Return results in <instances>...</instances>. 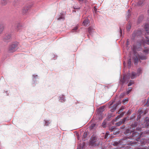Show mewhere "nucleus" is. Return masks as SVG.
Returning <instances> with one entry per match:
<instances>
[{"label": "nucleus", "mask_w": 149, "mask_h": 149, "mask_svg": "<svg viewBox=\"0 0 149 149\" xmlns=\"http://www.w3.org/2000/svg\"><path fill=\"white\" fill-rule=\"evenodd\" d=\"M100 142V140L98 137L96 135L93 134L90 139L89 145L92 147H95L99 146Z\"/></svg>", "instance_id": "f257e3e1"}, {"label": "nucleus", "mask_w": 149, "mask_h": 149, "mask_svg": "<svg viewBox=\"0 0 149 149\" xmlns=\"http://www.w3.org/2000/svg\"><path fill=\"white\" fill-rule=\"evenodd\" d=\"M127 136V137H124L121 139L120 140V142L121 144L123 145H132L133 144H137V142H134L129 140V139Z\"/></svg>", "instance_id": "f03ea898"}, {"label": "nucleus", "mask_w": 149, "mask_h": 149, "mask_svg": "<svg viewBox=\"0 0 149 149\" xmlns=\"http://www.w3.org/2000/svg\"><path fill=\"white\" fill-rule=\"evenodd\" d=\"M142 134L138 132H133L132 135L127 137L129 139H132L137 141H139V140L140 139Z\"/></svg>", "instance_id": "7ed1b4c3"}, {"label": "nucleus", "mask_w": 149, "mask_h": 149, "mask_svg": "<svg viewBox=\"0 0 149 149\" xmlns=\"http://www.w3.org/2000/svg\"><path fill=\"white\" fill-rule=\"evenodd\" d=\"M18 43L14 42L10 45L9 47L8 51L10 52H13L15 51L17 49Z\"/></svg>", "instance_id": "20e7f679"}, {"label": "nucleus", "mask_w": 149, "mask_h": 149, "mask_svg": "<svg viewBox=\"0 0 149 149\" xmlns=\"http://www.w3.org/2000/svg\"><path fill=\"white\" fill-rule=\"evenodd\" d=\"M128 79L126 77L124 76L122 79H121L119 81V83L121 85L122 87H123L125 84H126L128 83Z\"/></svg>", "instance_id": "39448f33"}, {"label": "nucleus", "mask_w": 149, "mask_h": 149, "mask_svg": "<svg viewBox=\"0 0 149 149\" xmlns=\"http://www.w3.org/2000/svg\"><path fill=\"white\" fill-rule=\"evenodd\" d=\"M146 40L145 39L143 40H142V42L143 44H147L149 45V37L146 36L145 37Z\"/></svg>", "instance_id": "423d86ee"}, {"label": "nucleus", "mask_w": 149, "mask_h": 149, "mask_svg": "<svg viewBox=\"0 0 149 149\" xmlns=\"http://www.w3.org/2000/svg\"><path fill=\"white\" fill-rule=\"evenodd\" d=\"M144 1L145 0H139L136 5L138 6H142L143 5Z\"/></svg>", "instance_id": "0eeeda50"}, {"label": "nucleus", "mask_w": 149, "mask_h": 149, "mask_svg": "<svg viewBox=\"0 0 149 149\" xmlns=\"http://www.w3.org/2000/svg\"><path fill=\"white\" fill-rule=\"evenodd\" d=\"M90 23V21L88 18H86L84 19L82 23V25L84 26H86Z\"/></svg>", "instance_id": "6e6552de"}, {"label": "nucleus", "mask_w": 149, "mask_h": 149, "mask_svg": "<svg viewBox=\"0 0 149 149\" xmlns=\"http://www.w3.org/2000/svg\"><path fill=\"white\" fill-rule=\"evenodd\" d=\"M144 28L147 34V35H149V24H146L144 25Z\"/></svg>", "instance_id": "1a4fd4ad"}, {"label": "nucleus", "mask_w": 149, "mask_h": 149, "mask_svg": "<svg viewBox=\"0 0 149 149\" xmlns=\"http://www.w3.org/2000/svg\"><path fill=\"white\" fill-rule=\"evenodd\" d=\"M132 133V131H130L129 129H128L126 130L124 132V134H125L127 136H129L131 135L130 134Z\"/></svg>", "instance_id": "9d476101"}, {"label": "nucleus", "mask_w": 149, "mask_h": 149, "mask_svg": "<svg viewBox=\"0 0 149 149\" xmlns=\"http://www.w3.org/2000/svg\"><path fill=\"white\" fill-rule=\"evenodd\" d=\"M121 104V102H118V103L114 104L113 105L112 108L111 109V110H110L111 111V112H113V111H114L116 109L118 105L119 104Z\"/></svg>", "instance_id": "9b49d317"}, {"label": "nucleus", "mask_w": 149, "mask_h": 149, "mask_svg": "<svg viewBox=\"0 0 149 149\" xmlns=\"http://www.w3.org/2000/svg\"><path fill=\"white\" fill-rule=\"evenodd\" d=\"M11 35H6V36L5 37L3 38V40L5 42H8V40H9L11 38Z\"/></svg>", "instance_id": "f8f14e48"}, {"label": "nucleus", "mask_w": 149, "mask_h": 149, "mask_svg": "<svg viewBox=\"0 0 149 149\" xmlns=\"http://www.w3.org/2000/svg\"><path fill=\"white\" fill-rule=\"evenodd\" d=\"M138 58L139 60L141 59V60H144L147 59V56L146 55H142L138 56Z\"/></svg>", "instance_id": "ddd939ff"}, {"label": "nucleus", "mask_w": 149, "mask_h": 149, "mask_svg": "<svg viewBox=\"0 0 149 149\" xmlns=\"http://www.w3.org/2000/svg\"><path fill=\"white\" fill-rule=\"evenodd\" d=\"M104 106L100 107L98 110L97 112L98 114H101L102 112L104 111Z\"/></svg>", "instance_id": "4468645a"}, {"label": "nucleus", "mask_w": 149, "mask_h": 149, "mask_svg": "<svg viewBox=\"0 0 149 149\" xmlns=\"http://www.w3.org/2000/svg\"><path fill=\"white\" fill-rule=\"evenodd\" d=\"M137 76V74L135 72H132L131 73L130 77L132 79H133L136 77Z\"/></svg>", "instance_id": "2eb2a0df"}, {"label": "nucleus", "mask_w": 149, "mask_h": 149, "mask_svg": "<svg viewBox=\"0 0 149 149\" xmlns=\"http://www.w3.org/2000/svg\"><path fill=\"white\" fill-rule=\"evenodd\" d=\"M143 52L145 53L146 55H147L149 53V49L147 47H145L144 49L143 50Z\"/></svg>", "instance_id": "dca6fc26"}, {"label": "nucleus", "mask_w": 149, "mask_h": 149, "mask_svg": "<svg viewBox=\"0 0 149 149\" xmlns=\"http://www.w3.org/2000/svg\"><path fill=\"white\" fill-rule=\"evenodd\" d=\"M29 8V7L28 6L24 7L22 10V12L23 14L26 13Z\"/></svg>", "instance_id": "f3484780"}, {"label": "nucleus", "mask_w": 149, "mask_h": 149, "mask_svg": "<svg viewBox=\"0 0 149 149\" xmlns=\"http://www.w3.org/2000/svg\"><path fill=\"white\" fill-rule=\"evenodd\" d=\"M138 143L141 144V145H144L145 143V140L144 139H142L140 141H137Z\"/></svg>", "instance_id": "a211bd4d"}, {"label": "nucleus", "mask_w": 149, "mask_h": 149, "mask_svg": "<svg viewBox=\"0 0 149 149\" xmlns=\"http://www.w3.org/2000/svg\"><path fill=\"white\" fill-rule=\"evenodd\" d=\"M88 29L89 33L91 35L92 33L93 30V27L92 26H90L88 28Z\"/></svg>", "instance_id": "6ab92c4d"}, {"label": "nucleus", "mask_w": 149, "mask_h": 149, "mask_svg": "<svg viewBox=\"0 0 149 149\" xmlns=\"http://www.w3.org/2000/svg\"><path fill=\"white\" fill-rule=\"evenodd\" d=\"M142 69L140 68L137 70V75L138 76H139L142 73Z\"/></svg>", "instance_id": "aec40b11"}, {"label": "nucleus", "mask_w": 149, "mask_h": 149, "mask_svg": "<svg viewBox=\"0 0 149 149\" xmlns=\"http://www.w3.org/2000/svg\"><path fill=\"white\" fill-rule=\"evenodd\" d=\"M138 124V123L137 122H134V123H132V124H131V127L132 128H135L137 126Z\"/></svg>", "instance_id": "412c9836"}, {"label": "nucleus", "mask_w": 149, "mask_h": 149, "mask_svg": "<svg viewBox=\"0 0 149 149\" xmlns=\"http://www.w3.org/2000/svg\"><path fill=\"white\" fill-rule=\"evenodd\" d=\"M144 18V15H141L139 17L138 19V22L140 23L141 22Z\"/></svg>", "instance_id": "4be33fe9"}, {"label": "nucleus", "mask_w": 149, "mask_h": 149, "mask_svg": "<svg viewBox=\"0 0 149 149\" xmlns=\"http://www.w3.org/2000/svg\"><path fill=\"white\" fill-rule=\"evenodd\" d=\"M138 57L136 56L134 58V63L135 65H137L138 63Z\"/></svg>", "instance_id": "5701e85b"}, {"label": "nucleus", "mask_w": 149, "mask_h": 149, "mask_svg": "<svg viewBox=\"0 0 149 149\" xmlns=\"http://www.w3.org/2000/svg\"><path fill=\"white\" fill-rule=\"evenodd\" d=\"M60 100L61 102H63L65 101L64 96L62 95L61 97H60Z\"/></svg>", "instance_id": "b1692460"}, {"label": "nucleus", "mask_w": 149, "mask_h": 149, "mask_svg": "<svg viewBox=\"0 0 149 149\" xmlns=\"http://www.w3.org/2000/svg\"><path fill=\"white\" fill-rule=\"evenodd\" d=\"M131 59H130L127 61L128 66L130 68L131 66Z\"/></svg>", "instance_id": "393cba45"}, {"label": "nucleus", "mask_w": 149, "mask_h": 149, "mask_svg": "<svg viewBox=\"0 0 149 149\" xmlns=\"http://www.w3.org/2000/svg\"><path fill=\"white\" fill-rule=\"evenodd\" d=\"M128 119H127V117H125L123 119L121 120V121L124 124L125 122L127 120H128Z\"/></svg>", "instance_id": "a878e982"}, {"label": "nucleus", "mask_w": 149, "mask_h": 149, "mask_svg": "<svg viewBox=\"0 0 149 149\" xmlns=\"http://www.w3.org/2000/svg\"><path fill=\"white\" fill-rule=\"evenodd\" d=\"M78 26H77L75 27L72 30H71V32H73L76 31L78 29Z\"/></svg>", "instance_id": "bb28decb"}, {"label": "nucleus", "mask_w": 149, "mask_h": 149, "mask_svg": "<svg viewBox=\"0 0 149 149\" xmlns=\"http://www.w3.org/2000/svg\"><path fill=\"white\" fill-rule=\"evenodd\" d=\"M125 108V107L124 106H122L120 108V109L119 110L118 112V114H119L120 113L122 110L124 109Z\"/></svg>", "instance_id": "cd10ccee"}, {"label": "nucleus", "mask_w": 149, "mask_h": 149, "mask_svg": "<svg viewBox=\"0 0 149 149\" xmlns=\"http://www.w3.org/2000/svg\"><path fill=\"white\" fill-rule=\"evenodd\" d=\"M116 129L115 127L114 126H112L109 128V130L111 132H112V131H114L115 129Z\"/></svg>", "instance_id": "c85d7f7f"}, {"label": "nucleus", "mask_w": 149, "mask_h": 149, "mask_svg": "<svg viewBox=\"0 0 149 149\" xmlns=\"http://www.w3.org/2000/svg\"><path fill=\"white\" fill-rule=\"evenodd\" d=\"M122 123V122H121V120L118 122L116 123L115 124V125L117 126H120Z\"/></svg>", "instance_id": "c756f323"}, {"label": "nucleus", "mask_w": 149, "mask_h": 149, "mask_svg": "<svg viewBox=\"0 0 149 149\" xmlns=\"http://www.w3.org/2000/svg\"><path fill=\"white\" fill-rule=\"evenodd\" d=\"M134 81H133L130 80V81L129 83L128 84V86H131V85L134 84Z\"/></svg>", "instance_id": "7c9ffc66"}, {"label": "nucleus", "mask_w": 149, "mask_h": 149, "mask_svg": "<svg viewBox=\"0 0 149 149\" xmlns=\"http://www.w3.org/2000/svg\"><path fill=\"white\" fill-rule=\"evenodd\" d=\"M125 113L124 112H123L121 113L119 115H118L117 116V117L118 118H120L122 117H123V116Z\"/></svg>", "instance_id": "2f4dec72"}, {"label": "nucleus", "mask_w": 149, "mask_h": 149, "mask_svg": "<svg viewBox=\"0 0 149 149\" xmlns=\"http://www.w3.org/2000/svg\"><path fill=\"white\" fill-rule=\"evenodd\" d=\"M87 133L86 132H85L84 133V134L83 136V139H84L86 138L87 137Z\"/></svg>", "instance_id": "473e14b6"}, {"label": "nucleus", "mask_w": 149, "mask_h": 149, "mask_svg": "<svg viewBox=\"0 0 149 149\" xmlns=\"http://www.w3.org/2000/svg\"><path fill=\"white\" fill-rule=\"evenodd\" d=\"M131 27V25L130 24H128L127 27V29L128 31H130Z\"/></svg>", "instance_id": "72a5a7b5"}, {"label": "nucleus", "mask_w": 149, "mask_h": 149, "mask_svg": "<svg viewBox=\"0 0 149 149\" xmlns=\"http://www.w3.org/2000/svg\"><path fill=\"white\" fill-rule=\"evenodd\" d=\"M3 29V26L2 25L0 24V33H1Z\"/></svg>", "instance_id": "f704fd0d"}, {"label": "nucleus", "mask_w": 149, "mask_h": 149, "mask_svg": "<svg viewBox=\"0 0 149 149\" xmlns=\"http://www.w3.org/2000/svg\"><path fill=\"white\" fill-rule=\"evenodd\" d=\"M1 3L2 5H5L7 3L6 0H1Z\"/></svg>", "instance_id": "c9c22d12"}, {"label": "nucleus", "mask_w": 149, "mask_h": 149, "mask_svg": "<svg viewBox=\"0 0 149 149\" xmlns=\"http://www.w3.org/2000/svg\"><path fill=\"white\" fill-rule=\"evenodd\" d=\"M132 87H129L127 88V94H128L132 90Z\"/></svg>", "instance_id": "e433bc0d"}, {"label": "nucleus", "mask_w": 149, "mask_h": 149, "mask_svg": "<svg viewBox=\"0 0 149 149\" xmlns=\"http://www.w3.org/2000/svg\"><path fill=\"white\" fill-rule=\"evenodd\" d=\"M138 114L141 115V114L143 113V111L142 110L139 109L138 111Z\"/></svg>", "instance_id": "4c0bfd02"}, {"label": "nucleus", "mask_w": 149, "mask_h": 149, "mask_svg": "<svg viewBox=\"0 0 149 149\" xmlns=\"http://www.w3.org/2000/svg\"><path fill=\"white\" fill-rule=\"evenodd\" d=\"M128 100L127 98L125 99H124L123 100V102L124 103H126L128 102Z\"/></svg>", "instance_id": "58836bf2"}, {"label": "nucleus", "mask_w": 149, "mask_h": 149, "mask_svg": "<svg viewBox=\"0 0 149 149\" xmlns=\"http://www.w3.org/2000/svg\"><path fill=\"white\" fill-rule=\"evenodd\" d=\"M45 125L46 126L48 125L49 124V121H46L45 120Z\"/></svg>", "instance_id": "ea45409f"}, {"label": "nucleus", "mask_w": 149, "mask_h": 149, "mask_svg": "<svg viewBox=\"0 0 149 149\" xmlns=\"http://www.w3.org/2000/svg\"><path fill=\"white\" fill-rule=\"evenodd\" d=\"M95 125V124L94 123L92 124L91 126V129H93Z\"/></svg>", "instance_id": "a19ab883"}, {"label": "nucleus", "mask_w": 149, "mask_h": 149, "mask_svg": "<svg viewBox=\"0 0 149 149\" xmlns=\"http://www.w3.org/2000/svg\"><path fill=\"white\" fill-rule=\"evenodd\" d=\"M64 19H65L62 16V17H60L58 18L57 19L58 20H60L61 19H62L63 20H64Z\"/></svg>", "instance_id": "79ce46f5"}, {"label": "nucleus", "mask_w": 149, "mask_h": 149, "mask_svg": "<svg viewBox=\"0 0 149 149\" xmlns=\"http://www.w3.org/2000/svg\"><path fill=\"white\" fill-rule=\"evenodd\" d=\"M146 105L147 107L149 106V98L148 99L147 102L146 103Z\"/></svg>", "instance_id": "37998d69"}, {"label": "nucleus", "mask_w": 149, "mask_h": 149, "mask_svg": "<svg viewBox=\"0 0 149 149\" xmlns=\"http://www.w3.org/2000/svg\"><path fill=\"white\" fill-rule=\"evenodd\" d=\"M109 132H106V134H105V137H104V138L105 139H106L107 138L108 135H109Z\"/></svg>", "instance_id": "c03bdc74"}, {"label": "nucleus", "mask_w": 149, "mask_h": 149, "mask_svg": "<svg viewBox=\"0 0 149 149\" xmlns=\"http://www.w3.org/2000/svg\"><path fill=\"white\" fill-rule=\"evenodd\" d=\"M134 33H139L140 34H141V30H138L136 31V32H134Z\"/></svg>", "instance_id": "a18cd8bd"}, {"label": "nucleus", "mask_w": 149, "mask_h": 149, "mask_svg": "<svg viewBox=\"0 0 149 149\" xmlns=\"http://www.w3.org/2000/svg\"><path fill=\"white\" fill-rule=\"evenodd\" d=\"M148 121L149 123L147 122V123H146V125L148 128V126H149V119L148 120Z\"/></svg>", "instance_id": "49530a36"}, {"label": "nucleus", "mask_w": 149, "mask_h": 149, "mask_svg": "<svg viewBox=\"0 0 149 149\" xmlns=\"http://www.w3.org/2000/svg\"><path fill=\"white\" fill-rule=\"evenodd\" d=\"M93 9H94V10L95 11V13H96V12H97V9L96 8L95 6L94 7Z\"/></svg>", "instance_id": "de8ad7c7"}, {"label": "nucleus", "mask_w": 149, "mask_h": 149, "mask_svg": "<svg viewBox=\"0 0 149 149\" xmlns=\"http://www.w3.org/2000/svg\"><path fill=\"white\" fill-rule=\"evenodd\" d=\"M125 125H123V126H121L120 127V129H125Z\"/></svg>", "instance_id": "09e8293b"}, {"label": "nucleus", "mask_w": 149, "mask_h": 149, "mask_svg": "<svg viewBox=\"0 0 149 149\" xmlns=\"http://www.w3.org/2000/svg\"><path fill=\"white\" fill-rule=\"evenodd\" d=\"M131 110H129L127 112V114H130L131 113Z\"/></svg>", "instance_id": "8fccbe9b"}, {"label": "nucleus", "mask_w": 149, "mask_h": 149, "mask_svg": "<svg viewBox=\"0 0 149 149\" xmlns=\"http://www.w3.org/2000/svg\"><path fill=\"white\" fill-rule=\"evenodd\" d=\"M141 117V115L139 114V115H138L137 118V119H139Z\"/></svg>", "instance_id": "3c124183"}, {"label": "nucleus", "mask_w": 149, "mask_h": 149, "mask_svg": "<svg viewBox=\"0 0 149 149\" xmlns=\"http://www.w3.org/2000/svg\"><path fill=\"white\" fill-rule=\"evenodd\" d=\"M141 117V115L139 114V115H138L137 118V119H139Z\"/></svg>", "instance_id": "603ef678"}, {"label": "nucleus", "mask_w": 149, "mask_h": 149, "mask_svg": "<svg viewBox=\"0 0 149 149\" xmlns=\"http://www.w3.org/2000/svg\"><path fill=\"white\" fill-rule=\"evenodd\" d=\"M120 35H121L122 34V31L121 29L120 26Z\"/></svg>", "instance_id": "864d4df0"}, {"label": "nucleus", "mask_w": 149, "mask_h": 149, "mask_svg": "<svg viewBox=\"0 0 149 149\" xmlns=\"http://www.w3.org/2000/svg\"><path fill=\"white\" fill-rule=\"evenodd\" d=\"M21 27V25L20 24H18L17 26V28H19V27Z\"/></svg>", "instance_id": "5fc2aeb1"}, {"label": "nucleus", "mask_w": 149, "mask_h": 149, "mask_svg": "<svg viewBox=\"0 0 149 149\" xmlns=\"http://www.w3.org/2000/svg\"><path fill=\"white\" fill-rule=\"evenodd\" d=\"M136 129L137 130H138L139 131H141V128H136Z\"/></svg>", "instance_id": "6e6d98bb"}, {"label": "nucleus", "mask_w": 149, "mask_h": 149, "mask_svg": "<svg viewBox=\"0 0 149 149\" xmlns=\"http://www.w3.org/2000/svg\"><path fill=\"white\" fill-rule=\"evenodd\" d=\"M128 13H129V14H128V17L129 16H130V15L129 14H130V10H128Z\"/></svg>", "instance_id": "4d7b16f0"}, {"label": "nucleus", "mask_w": 149, "mask_h": 149, "mask_svg": "<svg viewBox=\"0 0 149 149\" xmlns=\"http://www.w3.org/2000/svg\"><path fill=\"white\" fill-rule=\"evenodd\" d=\"M118 144V143L117 142H116L114 143V146L117 145Z\"/></svg>", "instance_id": "13d9d810"}, {"label": "nucleus", "mask_w": 149, "mask_h": 149, "mask_svg": "<svg viewBox=\"0 0 149 149\" xmlns=\"http://www.w3.org/2000/svg\"><path fill=\"white\" fill-rule=\"evenodd\" d=\"M102 125H103V127H105V126L104 125H105V123L103 122L102 123Z\"/></svg>", "instance_id": "bf43d9fd"}, {"label": "nucleus", "mask_w": 149, "mask_h": 149, "mask_svg": "<svg viewBox=\"0 0 149 149\" xmlns=\"http://www.w3.org/2000/svg\"><path fill=\"white\" fill-rule=\"evenodd\" d=\"M128 40L127 39V42H126V45H127V46L129 45V42H128Z\"/></svg>", "instance_id": "052dcab7"}, {"label": "nucleus", "mask_w": 149, "mask_h": 149, "mask_svg": "<svg viewBox=\"0 0 149 149\" xmlns=\"http://www.w3.org/2000/svg\"><path fill=\"white\" fill-rule=\"evenodd\" d=\"M38 76L37 75H33V77H34V78H37Z\"/></svg>", "instance_id": "680f3d73"}, {"label": "nucleus", "mask_w": 149, "mask_h": 149, "mask_svg": "<svg viewBox=\"0 0 149 149\" xmlns=\"http://www.w3.org/2000/svg\"><path fill=\"white\" fill-rule=\"evenodd\" d=\"M119 131H118L116 133H115L114 132H113V134H118L119 133Z\"/></svg>", "instance_id": "e2e57ef3"}, {"label": "nucleus", "mask_w": 149, "mask_h": 149, "mask_svg": "<svg viewBox=\"0 0 149 149\" xmlns=\"http://www.w3.org/2000/svg\"><path fill=\"white\" fill-rule=\"evenodd\" d=\"M79 2H83L84 0H78Z\"/></svg>", "instance_id": "0e129e2a"}, {"label": "nucleus", "mask_w": 149, "mask_h": 149, "mask_svg": "<svg viewBox=\"0 0 149 149\" xmlns=\"http://www.w3.org/2000/svg\"><path fill=\"white\" fill-rule=\"evenodd\" d=\"M146 133H149V130H148V132H146Z\"/></svg>", "instance_id": "69168bd1"}, {"label": "nucleus", "mask_w": 149, "mask_h": 149, "mask_svg": "<svg viewBox=\"0 0 149 149\" xmlns=\"http://www.w3.org/2000/svg\"><path fill=\"white\" fill-rule=\"evenodd\" d=\"M148 14L149 15V9L148 11Z\"/></svg>", "instance_id": "338daca9"}, {"label": "nucleus", "mask_w": 149, "mask_h": 149, "mask_svg": "<svg viewBox=\"0 0 149 149\" xmlns=\"http://www.w3.org/2000/svg\"><path fill=\"white\" fill-rule=\"evenodd\" d=\"M87 36H88V38H89V35H87Z\"/></svg>", "instance_id": "774afa93"}]
</instances>
